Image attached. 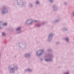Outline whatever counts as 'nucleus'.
I'll list each match as a JSON object with an SVG mask.
<instances>
[{
    "label": "nucleus",
    "mask_w": 74,
    "mask_h": 74,
    "mask_svg": "<svg viewBox=\"0 0 74 74\" xmlns=\"http://www.w3.org/2000/svg\"><path fill=\"white\" fill-rule=\"evenodd\" d=\"M3 25H4L5 26V25H7V23H5L3 24Z\"/></svg>",
    "instance_id": "nucleus-3"
},
{
    "label": "nucleus",
    "mask_w": 74,
    "mask_h": 74,
    "mask_svg": "<svg viewBox=\"0 0 74 74\" xmlns=\"http://www.w3.org/2000/svg\"><path fill=\"white\" fill-rule=\"evenodd\" d=\"M45 60H46V61H49V60H48V59H46Z\"/></svg>",
    "instance_id": "nucleus-5"
},
{
    "label": "nucleus",
    "mask_w": 74,
    "mask_h": 74,
    "mask_svg": "<svg viewBox=\"0 0 74 74\" xmlns=\"http://www.w3.org/2000/svg\"><path fill=\"white\" fill-rule=\"evenodd\" d=\"M69 39H68V38H66V41H68V40Z\"/></svg>",
    "instance_id": "nucleus-6"
},
{
    "label": "nucleus",
    "mask_w": 74,
    "mask_h": 74,
    "mask_svg": "<svg viewBox=\"0 0 74 74\" xmlns=\"http://www.w3.org/2000/svg\"><path fill=\"white\" fill-rule=\"evenodd\" d=\"M35 22H37V21H35Z\"/></svg>",
    "instance_id": "nucleus-7"
},
{
    "label": "nucleus",
    "mask_w": 74,
    "mask_h": 74,
    "mask_svg": "<svg viewBox=\"0 0 74 74\" xmlns=\"http://www.w3.org/2000/svg\"><path fill=\"white\" fill-rule=\"evenodd\" d=\"M36 3L37 4H38V3H39L38 1H36Z\"/></svg>",
    "instance_id": "nucleus-4"
},
{
    "label": "nucleus",
    "mask_w": 74,
    "mask_h": 74,
    "mask_svg": "<svg viewBox=\"0 0 74 74\" xmlns=\"http://www.w3.org/2000/svg\"><path fill=\"white\" fill-rule=\"evenodd\" d=\"M2 34L3 36H5V34L4 33H2Z\"/></svg>",
    "instance_id": "nucleus-2"
},
{
    "label": "nucleus",
    "mask_w": 74,
    "mask_h": 74,
    "mask_svg": "<svg viewBox=\"0 0 74 74\" xmlns=\"http://www.w3.org/2000/svg\"><path fill=\"white\" fill-rule=\"evenodd\" d=\"M21 29V27H18L16 29V30L18 31V30H20Z\"/></svg>",
    "instance_id": "nucleus-1"
}]
</instances>
